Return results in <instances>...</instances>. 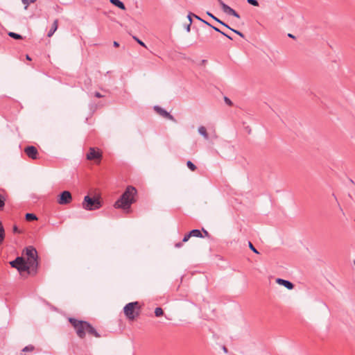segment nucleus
<instances>
[{"instance_id": "obj_32", "label": "nucleus", "mask_w": 355, "mask_h": 355, "mask_svg": "<svg viewBox=\"0 0 355 355\" xmlns=\"http://www.w3.org/2000/svg\"><path fill=\"white\" fill-rule=\"evenodd\" d=\"M134 39H135V40H136V41H137V42H138L141 46L146 47L145 44H144L142 41H141L139 39H138V38H137V37H134Z\"/></svg>"}, {"instance_id": "obj_38", "label": "nucleus", "mask_w": 355, "mask_h": 355, "mask_svg": "<svg viewBox=\"0 0 355 355\" xmlns=\"http://www.w3.org/2000/svg\"><path fill=\"white\" fill-rule=\"evenodd\" d=\"M182 243H183L182 241V242L176 243L175 244V247L178 248L182 247Z\"/></svg>"}, {"instance_id": "obj_48", "label": "nucleus", "mask_w": 355, "mask_h": 355, "mask_svg": "<svg viewBox=\"0 0 355 355\" xmlns=\"http://www.w3.org/2000/svg\"><path fill=\"white\" fill-rule=\"evenodd\" d=\"M354 265H355V261H354Z\"/></svg>"}, {"instance_id": "obj_36", "label": "nucleus", "mask_w": 355, "mask_h": 355, "mask_svg": "<svg viewBox=\"0 0 355 355\" xmlns=\"http://www.w3.org/2000/svg\"><path fill=\"white\" fill-rule=\"evenodd\" d=\"M193 15V13L190 12V13L188 15V16H187V18H188V19H189V24H192V18H191V17H192Z\"/></svg>"}, {"instance_id": "obj_26", "label": "nucleus", "mask_w": 355, "mask_h": 355, "mask_svg": "<svg viewBox=\"0 0 355 355\" xmlns=\"http://www.w3.org/2000/svg\"><path fill=\"white\" fill-rule=\"evenodd\" d=\"M193 16L196 19H197L198 20H199V21H202V23L205 24L206 25H207V26H211V24H210V23H209V22H207V21H205V20L202 19V18H200L199 16H198V15H195V14H194V15H193Z\"/></svg>"}, {"instance_id": "obj_16", "label": "nucleus", "mask_w": 355, "mask_h": 355, "mask_svg": "<svg viewBox=\"0 0 355 355\" xmlns=\"http://www.w3.org/2000/svg\"><path fill=\"white\" fill-rule=\"evenodd\" d=\"M198 132L200 135H201L205 139H209V135H208V133L207 132V130L205 128V126H200L198 128Z\"/></svg>"}, {"instance_id": "obj_5", "label": "nucleus", "mask_w": 355, "mask_h": 355, "mask_svg": "<svg viewBox=\"0 0 355 355\" xmlns=\"http://www.w3.org/2000/svg\"><path fill=\"white\" fill-rule=\"evenodd\" d=\"M10 264L11 267L16 268L20 272H28L30 274H33L31 268L22 257H17L15 260L10 261Z\"/></svg>"}, {"instance_id": "obj_18", "label": "nucleus", "mask_w": 355, "mask_h": 355, "mask_svg": "<svg viewBox=\"0 0 355 355\" xmlns=\"http://www.w3.org/2000/svg\"><path fill=\"white\" fill-rule=\"evenodd\" d=\"M4 238H5V231H4V228L2 225V223L0 221V245L3 243Z\"/></svg>"}, {"instance_id": "obj_43", "label": "nucleus", "mask_w": 355, "mask_h": 355, "mask_svg": "<svg viewBox=\"0 0 355 355\" xmlns=\"http://www.w3.org/2000/svg\"><path fill=\"white\" fill-rule=\"evenodd\" d=\"M288 36L289 37H291V38H293V39L295 38V36H294L293 35L291 34V33H288Z\"/></svg>"}, {"instance_id": "obj_1", "label": "nucleus", "mask_w": 355, "mask_h": 355, "mask_svg": "<svg viewBox=\"0 0 355 355\" xmlns=\"http://www.w3.org/2000/svg\"><path fill=\"white\" fill-rule=\"evenodd\" d=\"M69 321L76 330V334L80 338H85L86 333L96 338L101 337V335L89 322L83 320H78L73 318H70Z\"/></svg>"}, {"instance_id": "obj_21", "label": "nucleus", "mask_w": 355, "mask_h": 355, "mask_svg": "<svg viewBox=\"0 0 355 355\" xmlns=\"http://www.w3.org/2000/svg\"><path fill=\"white\" fill-rule=\"evenodd\" d=\"M163 314H164V311L161 307H157L155 309V315L156 317H160V316L163 315Z\"/></svg>"}, {"instance_id": "obj_7", "label": "nucleus", "mask_w": 355, "mask_h": 355, "mask_svg": "<svg viewBox=\"0 0 355 355\" xmlns=\"http://www.w3.org/2000/svg\"><path fill=\"white\" fill-rule=\"evenodd\" d=\"M58 203L62 205H68L72 201L71 193L69 191H64L58 197Z\"/></svg>"}, {"instance_id": "obj_45", "label": "nucleus", "mask_w": 355, "mask_h": 355, "mask_svg": "<svg viewBox=\"0 0 355 355\" xmlns=\"http://www.w3.org/2000/svg\"><path fill=\"white\" fill-rule=\"evenodd\" d=\"M333 196L334 197V198H336V196L335 194H333Z\"/></svg>"}, {"instance_id": "obj_31", "label": "nucleus", "mask_w": 355, "mask_h": 355, "mask_svg": "<svg viewBox=\"0 0 355 355\" xmlns=\"http://www.w3.org/2000/svg\"><path fill=\"white\" fill-rule=\"evenodd\" d=\"M216 21H217L218 23L220 24L221 25L224 26L225 27H226V28H227L229 29L230 28V27L227 24L223 22V21H221L218 18V20H216Z\"/></svg>"}, {"instance_id": "obj_12", "label": "nucleus", "mask_w": 355, "mask_h": 355, "mask_svg": "<svg viewBox=\"0 0 355 355\" xmlns=\"http://www.w3.org/2000/svg\"><path fill=\"white\" fill-rule=\"evenodd\" d=\"M276 282L280 285L285 286L286 288H288L289 290H291L294 288V284L292 282H291L290 281H288L286 279L277 278L276 279Z\"/></svg>"}, {"instance_id": "obj_11", "label": "nucleus", "mask_w": 355, "mask_h": 355, "mask_svg": "<svg viewBox=\"0 0 355 355\" xmlns=\"http://www.w3.org/2000/svg\"><path fill=\"white\" fill-rule=\"evenodd\" d=\"M26 155L33 159H36L38 155L37 149L33 146H28L24 148Z\"/></svg>"}, {"instance_id": "obj_13", "label": "nucleus", "mask_w": 355, "mask_h": 355, "mask_svg": "<svg viewBox=\"0 0 355 355\" xmlns=\"http://www.w3.org/2000/svg\"><path fill=\"white\" fill-rule=\"evenodd\" d=\"M58 19H56L54 20L52 26H51V29L49 30V31L47 33V36L49 37H51V36H53V35L54 34V33L56 31V30L58 29Z\"/></svg>"}, {"instance_id": "obj_8", "label": "nucleus", "mask_w": 355, "mask_h": 355, "mask_svg": "<svg viewBox=\"0 0 355 355\" xmlns=\"http://www.w3.org/2000/svg\"><path fill=\"white\" fill-rule=\"evenodd\" d=\"M218 1L221 7V9L225 13H226L228 15H232L238 19L241 17L239 14L236 11H235L228 5L225 4L222 0H218Z\"/></svg>"}, {"instance_id": "obj_41", "label": "nucleus", "mask_w": 355, "mask_h": 355, "mask_svg": "<svg viewBox=\"0 0 355 355\" xmlns=\"http://www.w3.org/2000/svg\"><path fill=\"white\" fill-rule=\"evenodd\" d=\"M223 349L225 353H227L228 352V349H227V348L225 346L223 347Z\"/></svg>"}, {"instance_id": "obj_28", "label": "nucleus", "mask_w": 355, "mask_h": 355, "mask_svg": "<svg viewBox=\"0 0 355 355\" xmlns=\"http://www.w3.org/2000/svg\"><path fill=\"white\" fill-rule=\"evenodd\" d=\"M247 2L249 4L252 5L254 6H259V2L257 0H247Z\"/></svg>"}, {"instance_id": "obj_40", "label": "nucleus", "mask_w": 355, "mask_h": 355, "mask_svg": "<svg viewBox=\"0 0 355 355\" xmlns=\"http://www.w3.org/2000/svg\"><path fill=\"white\" fill-rule=\"evenodd\" d=\"M113 45H114V47H119V42H116V41H114V42H113Z\"/></svg>"}, {"instance_id": "obj_4", "label": "nucleus", "mask_w": 355, "mask_h": 355, "mask_svg": "<svg viewBox=\"0 0 355 355\" xmlns=\"http://www.w3.org/2000/svg\"><path fill=\"white\" fill-rule=\"evenodd\" d=\"M25 254L27 256V262L28 264L31 268V270L33 271V275L37 273V267L39 265L38 263V256L37 252L35 248L33 246L26 247L25 249Z\"/></svg>"}, {"instance_id": "obj_25", "label": "nucleus", "mask_w": 355, "mask_h": 355, "mask_svg": "<svg viewBox=\"0 0 355 355\" xmlns=\"http://www.w3.org/2000/svg\"><path fill=\"white\" fill-rule=\"evenodd\" d=\"M248 246L253 252L256 254H259V252L254 248V246L250 241L248 242Z\"/></svg>"}, {"instance_id": "obj_17", "label": "nucleus", "mask_w": 355, "mask_h": 355, "mask_svg": "<svg viewBox=\"0 0 355 355\" xmlns=\"http://www.w3.org/2000/svg\"><path fill=\"white\" fill-rule=\"evenodd\" d=\"M25 218L27 221H33L37 219L36 215L31 213H27Z\"/></svg>"}, {"instance_id": "obj_29", "label": "nucleus", "mask_w": 355, "mask_h": 355, "mask_svg": "<svg viewBox=\"0 0 355 355\" xmlns=\"http://www.w3.org/2000/svg\"><path fill=\"white\" fill-rule=\"evenodd\" d=\"M230 30H231L232 31H233V32H234V33H235L236 34L239 35V36H241V37H244V35H243L241 32H240V31H237V30L233 29V28H232L231 27H230Z\"/></svg>"}, {"instance_id": "obj_9", "label": "nucleus", "mask_w": 355, "mask_h": 355, "mask_svg": "<svg viewBox=\"0 0 355 355\" xmlns=\"http://www.w3.org/2000/svg\"><path fill=\"white\" fill-rule=\"evenodd\" d=\"M86 157L88 160L101 159L102 158V153L99 150H96L95 148L91 147Z\"/></svg>"}, {"instance_id": "obj_27", "label": "nucleus", "mask_w": 355, "mask_h": 355, "mask_svg": "<svg viewBox=\"0 0 355 355\" xmlns=\"http://www.w3.org/2000/svg\"><path fill=\"white\" fill-rule=\"evenodd\" d=\"M35 349L34 346L30 345H28V346H26L24 349H23V352H32Z\"/></svg>"}, {"instance_id": "obj_22", "label": "nucleus", "mask_w": 355, "mask_h": 355, "mask_svg": "<svg viewBox=\"0 0 355 355\" xmlns=\"http://www.w3.org/2000/svg\"><path fill=\"white\" fill-rule=\"evenodd\" d=\"M187 166H188V168L191 171H195L197 168V167L196 166V165L191 161H187Z\"/></svg>"}, {"instance_id": "obj_35", "label": "nucleus", "mask_w": 355, "mask_h": 355, "mask_svg": "<svg viewBox=\"0 0 355 355\" xmlns=\"http://www.w3.org/2000/svg\"><path fill=\"white\" fill-rule=\"evenodd\" d=\"M225 102L229 105H232V102L231 101V100L230 98H228L227 97H225Z\"/></svg>"}, {"instance_id": "obj_14", "label": "nucleus", "mask_w": 355, "mask_h": 355, "mask_svg": "<svg viewBox=\"0 0 355 355\" xmlns=\"http://www.w3.org/2000/svg\"><path fill=\"white\" fill-rule=\"evenodd\" d=\"M189 236L194 237L203 238V235L200 230L195 229L189 232Z\"/></svg>"}, {"instance_id": "obj_39", "label": "nucleus", "mask_w": 355, "mask_h": 355, "mask_svg": "<svg viewBox=\"0 0 355 355\" xmlns=\"http://www.w3.org/2000/svg\"><path fill=\"white\" fill-rule=\"evenodd\" d=\"M94 96L96 97V98H101L103 96L101 95V94L98 92H96L95 94H94Z\"/></svg>"}, {"instance_id": "obj_19", "label": "nucleus", "mask_w": 355, "mask_h": 355, "mask_svg": "<svg viewBox=\"0 0 355 355\" xmlns=\"http://www.w3.org/2000/svg\"><path fill=\"white\" fill-rule=\"evenodd\" d=\"M8 35L15 40H21L22 39V36L21 35L14 33V32L8 33Z\"/></svg>"}, {"instance_id": "obj_24", "label": "nucleus", "mask_w": 355, "mask_h": 355, "mask_svg": "<svg viewBox=\"0 0 355 355\" xmlns=\"http://www.w3.org/2000/svg\"><path fill=\"white\" fill-rule=\"evenodd\" d=\"M22 3L25 5V9H27L31 3H33L36 0H21Z\"/></svg>"}, {"instance_id": "obj_23", "label": "nucleus", "mask_w": 355, "mask_h": 355, "mask_svg": "<svg viewBox=\"0 0 355 355\" xmlns=\"http://www.w3.org/2000/svg\"><path fill=\"white\" fill-rule=\"evenodd\" d=\"M5 202H6V198L0 194V211L2 210L4 207V205H5Z\"/></svg>"}, {"instance_id": "obj_44", "label": "nucleus", "mask_w": 355, "mask_h": 355, "mask_svg": "<svg viewBox=\"0 0 355 355\" xmlns=\"http://www.w3.org/2000/svg\"><path fill=\"white\" fill-rule=\"evenodd\" d=\"M26 59L28 60H31V58H30V56L28 55H26Z\"/></svg>"}, {"instance_id": "obj_46", "label": "nucleus", "mask_w": 355, "mask_h": 355, "mask_svg": "<svg viewBox=\"0 0 355 355\" xmlns=\"http://www.w3.org/2000/svg\"><path fill=\"white\" fill-rule=\"evenodd\" d=\"M333 196L334 197V198H336V196L335 194H333Z\"/></svg>"}, {"instance_id": "obj_47", "label": "nucleus", "mask_w": 355, "mask_h": 355, "mask_svg": "<svg viewBox=\"0 0 355 355\" xmlns=\"http://www.w3.org/2000/svg\"><path fill=\"white\" fill-rule=\"evenodd\" d=\"M333 196L334 197V198H336V196L335 194H333Z\"/></svg>"}, {"instance_id": "obj_34", "label": "nucleus", "mask_w": 355, "mask_h": 355, "mask_svg": "<svg viewBox=\"0 0 355 355\" xmlns=\"http://www.w3.org/2000/svg\"><path fill=\"white\" fill-rule=\"evenodd\" d=\"M12 230H13L14 233H18V234L21 233V231L18 229L17 226H16V225L13 226Z\"/></svg>"}, {"instance_id": "obj_20", "label": "nucleus", "mask_w": 355, "mask_h": 355, "mask_svg": "<svg viewBox=\"0 0 355 355\" xmlns=\"http://www.w3.org/2000/svg\"><path fill=\"white\" fill-rule=\"evenodd\" d=\"M209 27H211L213 29H214L216 31L220 33V34L223 35L224 36L227 37L228 39L232 40V37L228 35L227 34L225 33L224 32L221 31L219 28L217 27H215L211 24V26H209Z\"/></svg>"}, {"instance_id": "obj_37", "label": "nucleus", "mask_w": 355, "mask_h": 355, "mask_svg": "<svg viewBox=\"0 0 355 355\" xmlns=\"http://www.w3.org/2000/svg\"><path fill=\"white\" fill-rule=\"evenodd\" d=\"M202 232L204 233L203 237L209 236V233L207 230H205L204 228H202Z\"/></svg>"}, {"instance_id": "obj_42", "label": "nucleus", "mask_w": 355, "mask_h": 355, "mask_svg": "<svg viewBox=\"0 0 355 355\" xmlns=\"http://www.w3.org/2000/svg\"><path fill=\"white\" fill-rule=\"evenodd\" d=\"M191 24H189L187 25V31L188 32H189V31H190V27H191Z\"/></svg>"}, {"instance_id": "obj_6", "label": "nucleus", "mask_w": 355, "mask_h": 355, "mask_svg": "<svg viewBox=\"0 0 355 355\" xmlns=\"http://www.w3.org/2000/svg\"><path fill=\"white\" fill-rule=\"evenodd\" d=\"M83 207L87 210H96L101 207V202L98 198H91L86 196L83 202Z\"/></svg>"}, {"instance_id": "obj_30", "label": "nucleus", "mask_w": 355, "mask_h": 355, "mask_svg": "<svg viewBox=\"0 0 355 355\" xmlns=\"http://www.w3.org/2000/svg\"><path fill=\"white\" fill-rule=\"evenodd\" d=\"M191 236H189V232L188 234H186L184 237H183V239H182V242L183 243H185L187 241H189V239L191 238Z\"/></svg>"}, {"instance_id": "obj_33", "label": "nucleus", "mask_w": 355, "mask_h": 355, "mask_svg": "<svg viewBox=\"0 0 355 355\" xmlns=\"http://www.w3.org/2000/svg\"><path fill=\"white\" fill-rule=\"evenodd\" d=\"M207 15L208 16H209L210 17H211L214 20H218V18L216 17H215L212 13H211L210 12L207 11Z\"/></svg>"}, {"instance_id": "obj_3", "label": "nucleus", "mask_w": 355, "mask_h": 355, "mask_svg": "<svg viewBox=\"0 0 355 355\" xmlns=\"http://www.w3.org/2000/svg\"><path fill=\"white\" fill-rule=\"evenodd\" d=\"M141 306L138 302L127 304L123 308L125 317L131 321L135 320L140 314Z\"/></svg>"}, {"instance_id": "obj_15", "label": "nucleus", "mask_w": 355, "mask_h": 355, "mask_svg": "<svg viewBox=\"0 0 355 355\" xmlns=\"http://www.w3.org/2000/svg\"><path fill=\"white\" fill-rule=\"evenodd\" d=\"M110 2L115 6L118 7L121 10H125V6L124 3L121 1L120 0H110Z\"/></svg>"}, {"instance_id": "obj_2", "label": "nucleus", "mask_w": 355, "mask_h": 355, "mask_svg": "<svg viewBox=\"0 0 355 355\" xmlns=\"http://www.w3.org/2000/svg\"><path fill=\"white\" fill-rule=\"evenodd\" d=\"M137 191L132 186H128L121 197L115 202L114 207L116 209L128 210L132 204L136 202Z\"/></svg>"}, {"instance_id": "obj_10", "label": "nucleus", "mask_w": 355, "mask_h": 355, "mask_svg": "<svg viewBox=\"0 0 355 355\" xmlns=\"http://www.w3.org/2000/svg\"><path fill=\"white\" fill-rule=\"evenodd\" d=\"M154 110L162 117L168 119L172 121H176L173 115H171L169 112H168L166 110H164L161 107L155 105L154 107Z\"/></svg>"}]
</instances>
